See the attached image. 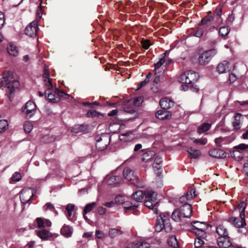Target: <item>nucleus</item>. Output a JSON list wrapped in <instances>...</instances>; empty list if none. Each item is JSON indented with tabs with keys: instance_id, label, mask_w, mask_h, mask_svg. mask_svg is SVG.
<instances>
[{
	"instance_id": "19",
	"label": "nucleus",
	"mask_w": 248,
	"mask_h": 248,
	"mask_svg": "<svg viewBox=\"0 0 248 248\" xmlns=\"http://www.w3.org/2000/svg\"><path fill=\"white\" fill-rule=\"evenodd\" d=\"M106 181L108 185L115 186L120 183L121 178L114 175H107L106 177Z\"/></svg>"
},
{
	"instance_id": "39",
	"label": "nucleus",
	"mask_w": 248,
	"mask_h": 248,
	"mask_svg": "<svg viewBox=\"0 0 248 248\" xmlns=\"http://www.w3.org/2000/svg\"><path fill=\"white\" fill-rule=\"evenodd\" d=\"M55 137L52 135H46L42 138V141L44 143H49L55 140Z\"/></svg>"
},
{
	"instance_id": "61",
	"label": "nucleus",
	"mask_w": 248,
	"mask_h": 248,
	"mask_svg": "<svg viewBox=\"0 0 248 248\" xmlns=\"http://www.w3.org/2000/svg\"><path fill=\"white\" fill-rule=\"evenodd\" d=\"M88 117H95L98 115V112L96 110H90L87 113Z\"/></svg>"
},
{
	"instance_id": "45",
	"label": "nucleus",
	"mask_w": 248,
	"mask_h": 248,
	"mask_svg": "<svg viewBox=\"0 0 248 248\" xmlns=\"http://www.w3.org/2000/svg\"><path fill=\"white\" fill-rule=\"evenodd\" d=\"M8 126L7 121L5 120H0V133L4 132Z\"/></svg>"
},
{
	"instance_id": "10",
	"label": "nucleus",
	"mask_w": 248,
	"mask_h": 248,
	"mask_svg": "<svg viewBox=\"0 0 248 248\" xmlns=\"http://www.w3.org/2000/svg\"><path fill=\"white\" fill-rule=\"evenodd\" d=\"M119 140L124 142H130L135 139V135L133 131H129L121 134L119 136Z\"/></svg>"
},
{
	"instance_id": "34",
	"label": "nucleus",
	"mask_w": 248,
	"mask_h": 248,
	"mask_svg": "<svg viewBox=\"0 0 248 248\" xmlns=\"http://www.w3.org/2000/svg\"><path fill=\"white\" fill-rule=\"evenodd\" d=\"M155 155V154L153 151L146 152L142 155V160L146 162H149Z\"/></svg>"
},
{
	"instance_id": "5",
	"label": "nucleus",
	"mask_w": 248,
	"mask_h": 248,
	"mask_svg": "<svg viewBox=\"0 0 248 248\" xmlns=\"http://www.w3.org/2000/svg\"><path fill=\"white\" fill-rule=\"evenodd\" d=\"M216 53L217 51L215 49H210L202 53L199 58L200 64L202 65L207 64L212 57L216 55Z\"/></svg>"
},
{
	"instance_id": "62",
	"label": "nucleus",
	"mask_w": 248,
	"mask_h": 248,
	"mask_svg": "<svg viewBox=\"0 0 248 248\" xmlns=\"http://www.w3.org/2000/svg\"><path fill=\"white\" fill-rule=\"evenodd\" d=\"M75 206L73 204L69 203L66 206V210L67 211L72 212L75 209Z\"/></svg>"
},
{
	"instance_id": "2",
	"label": "nucleus",
	"mask_w": 248,
	"mask_h": 248,
	"mask_svg": "<svg viewBox=\"0 0 248 248\" xmlns=\"http://www.w3.org/2000/svg\"><path fill=\"white\" fill-rule=\"evenodd\" d=\"M132 199L137 202H141L145 199L144 205L152 209L155 214L158 213V202L157 201V194L153 191L138 190L132 194Z\"/></svg>"
},
{
	"instance_id": "43",
	"label": "nucleus",
	"mask_w": 248,
	"mask_h": 248,
	"mask_svg": "<svg viewBox=\"0 0 248 248\" xmlns=\"http://www.w3.org/2000/svg\"><path fill=\"white\" fill-rule=\"evenodd\" d=\"M178 80L179 82L182 83L188 84L186 72L181 74L178 78Z\"/></svg>"
},
{
	"instance_id": "54",
	"label": "nucleus",
	"mask_w": 248,
	"mask_h": 248,
	"mask_svg": "<svg viewBox=\"0 0 248 248\" xmlns=\"http://www.w3.org/2000/svg\"><path fill=\"white\" fill-rule=\"evenodd\" d=\"M115 202L118 204H123L124 202V199L123 196L121 195L117 196L115 198Z\"/></svg>"
},
{
	"instance_id": "25",
	"label": "nucleus",
	"mask_w": 248,
	"mask_h": 248,
	"mask_svg": "<svg viewBox=\"0 0 248 248\" xmlns=\"http://www.w3.org/2000/svg\"><path fill=\"white\" fill-rule=\"evenodd\" d=\"M246 206V203L244 201H242L238 204V205L235 208V210H238L239 212V217H245V212Z\"/></svg>"
},
{
	"instance_id": "33",
	"label": "nucleus",
	"mask_w": 248,
	"mask_h": 248,
	"mask_svg": "<svg viewBox=\"0 0 248 248\" xmlns=\"http://www.w3.org/2000/svg\"><path fill=\"white\" fill-rule=\"evenodd\" d=\"M165 61V58H161L158 62L155 64L154 72L155 75L161 71V66L164 63Z\"/></svg>"
},
{
	"instance_id": "52",
	"label": "nucleus",
	"mask_w": 248,
	"mask_h": 248,
	"mask_svg": "<svg viewBox=\"0 0 248 248\" xmlns=\"http://www.w3.org/2000/svg\"><path fill=\"white\" fill-rule=\"evenodd\" d=\"M213 18L212 16H207L202 19L200 25H203L207 24L209 22L213 20Z\"/></svg>"
},
{
	"instance_id": "53",
	"label": "nucleus",
	"mask_w": 248,
	"mask_h": 248,
	"mask_svg": "<svg viewBox=\"0 0 248 248\" xmlns=\"http://www.w3.org/2000/svg\"><path fill=\"white\" fill-rule=\"evenodd\" d=\"M143 98L141 96L137 97L134 101V104L136 106H140L143 102Z\"/></svg>"
},
{
	"instance_id": "13",
	"label": "nucleus",
	"mask_w": 248,
	"mask_h": 248,
	"mask_svg": "<svg viewBox=\"0 0 248 248\" xmlns=\"http://www.w3.org/2000/svg\"><path fill=\"white\" fill-rule=\"evenodd\" d=\"M217 69L220 74L226 73L231 69L230 63L228 62L224 61L218 64Z\"/></svg>"
},
{
	"instance_id": "38",
	"label": "nucleus",
	"mask_w": 248,
	"mask_h": 248,
	"mask_svg": "<svg viewBox=\"0 0 248 248\" xmlns=\"http://www.w3.org/2000/svg\"><path fill=\"white\" fill-rule=\"evenodd\" d=\"M215 142L216 144L218 146H221L222 144L228 143V140L227 138L219 137L216 138L215 140Z\"/></svg>"
},
{
	"instance_id": "3",
	"label": "nucleus",
	"mask_w": 248,
	"mask_h": 248,
	"mask_svg": "<svg viewBox=\"0 0 248 248\" xmlns=\"http://www.w3.org/2000/svg\"><path fill=\"white\" fill-rule=\"evenodd\" d=\"M19 86V83L16 74L10 71L3 73L0 86L6 89V94L10 100Z\"/></svg>"
},
{
	"instance_id": "31",
	"label": "nucleus",
	"mask_w": 248,
	"mask_h": 248,
	"mask_svg": "<svg viewBox=\"0 0 248 248\" xmlns=\"http://www.w3.org/2000/svg\"><path fill=\"white\" fill-rule=\"evenodd\" d=\"M211 127V124H210L206 123L202 124L198 127L197 132L200 134H202L209 130Z\"/></svg>"
},
{
	"instance_id": "6",
	"label": "nucleus",
	"mask_w": 248,
	"mask_h": 248,
	"mask_svg": "<svg viewBox=\"0 0 248 248\" xmlns=\"http://www.w3.org/2000/svg\"><path fill=\"white\" fill-rule=\"evenodd\" d=\"M36 234L43 241L52 240L58 236L57 233H51L46 229L36 231Z\"/></svg>"
},
{
	"instance_id": "56",
	"label": "nucleus",
	"mask_w": 248,
	"mask_h": 248,
	"mask_svg": "<svg viewBox=\"0 0 248 248\" xmlns=\"http://www.w3.org/2000/svg\"><path fill=\"white\" fill-rule=\"evenodd\" d=\"M149 241L150 242L151 244L159 245L161 243V241L160 239L156 237L153 239H148Z\"/></svg>"
},
{
	"instance_id": "36",
	"label": "nucleus",
	"mask_w": 248,
	"mask_h": 248,
	"mask_svg": "<svg viewBox=\"0 0 248 248\" xmlns=\"http://www.w3.org/2000/svg\"><path fill=\"white\" fill-rule=\"evenodd\" d=\"M21 175L19 172H15L11 177L10 183L11 184H14L16 182H18L21 180Z\"/></svg>"
},
{
	"instance_id": "20",
	"label": "nucleus",
	"mask_w": 248,
	"mask_h": 248,
	"mask_svg": "<svg viewBox=\"0 0 248 248\" xmlns=\"http://www.w3.org/2000/svg\"><path fill=\"white\" fill-rule=\"evenodd\" d=\"M31 101L29 100L25 104V106L22 108V114L27 118H30L31 117Z\"/></svg>"
},
{
	"instance_id": "42",
	"label": "nucleus",
	"mask_w": 248,
	"mask_h": 248,
	"mask_svg": "<svg viewBox=\"0 0 248 248\" xmlns=\"http://www.w3.org/2000/svg\"><path fill=\"white\" fill-rule=\"evenodd\" d=\"M185 196L187 198V200H190L192 199L196 196L195 188H191L189 189Z\"/></svg>"
},
{
	"instance_id": "7",
	"label": "nucleus",
	"mask_w": 248,
	"mask_h": 248,
	"mask_svg": "<svg viewBox=\"0 0 248 248\" xmlns=\"http://www.w3.org/2000/svg\"><path fill=\"white\" fill-rule=\"evenodd\" d=\"M110 142V137L107 135L103 136L96 140V148L100 150L105 149Z\"/></svg>"
},
{
	"instance_id": "22",
	"label": "nucleus",
	"mask_w": 248,
	"mask_h": 248,
	"mask_svg": "<svg viewBox=\"0 0 248 248\" xmlns=\"http://www.w3.org/2000/svg\"><path fill=\"white\" fill-rule=\"evenodd\" d=\"M242 115L240 113H236L234 116V121L233 122V126L236 130H238L241 128V125L242 122Z\"/></svg>"
},
{
	"instance_id": "55",
	"label": "nucleus",
	"mask_w": 248,
	"mask_h": 248,
	"mask_svg": "<svg viewBox=\"0 0 248 248\" xmlns=\"http://www.w3.org/2000/svg\"><path fill=\"white\" fill-rule=\"evenodd\" d=\"M25 34L30 37H31V23L28 24L25 28Z\"/></svg>"
},
{
	"instance_id": "48",
	"label": "nucleus",
	"mask_w": 248,
	"mask_h": 248,
	"mask_svg": "<svg viewBox=\"0 0 248 248\" xmlns=\"http://www.w3.org/2000/svg\"><path fill=\"white\" fill-rule=\"evenodd\" d=\"M24 129L26 133L31 132V122L30 120L26 121L23 125Z\"/></svg>"
},
{
	"instance_id": "30",
	"label": "nucleus",
	"mask_w": 248,
	"mask_h": 248,
	"mask_svg": "<svg viewBox=\"0 0 248 248\" xmlns=\"http://www.w3.org/2000/svg\"><path fill=\"white\" fill-rule=\"evenodd\" d=\"M61 233L66 237H70L72 233V229L69 226L64 225L61 230Z\"/></svg>"
},
{
	"instance_id": "49",
	"label": "nucleus",
	"mask_w": 248,
	"mask_h": 248,
	"mask_svg": "<svg viewBox=\"0 0 248 248\" xmlns=\"http://www.w3.org/2000/svg\"><path fill=\"white\" fill-rule=\"evenodd\" d=\"M204 238L197 237L195 239L194 245L196 248H200L204 244L203 239Z\"/></svg>"
},
{
	"instance_id": "8",
	"label": "nucleus",
	"mask_w": 248,
	"mask_h": 248,
	"mask_svg": "<svg viewBox=\"0 0 248 248\" xmlns=\"http://www.w3.org/2000/svg\"><path fill=\"white\" fill-rule=\"evenodd\" d=\"M245 217H240V218L232 217H229L227 221L229 222L232 223L234 227L236 228H243L246 226V222Z\"/></svg>"
},
{
	"instance_id": "14",
	"label": "nucleus",
	"mask_w": 248,
	"mask_h": 248,
	"mask_svg": "<svg viewBox=\"0 0 248 248\" xmlns=\"http://www.w3.org/2000/svg\"><path fill=\"white\" fill-rule=\"evenodd\" d=\"M161 108L163 109H168L173 106L174 102L169 98L165 97L159 102Z\"/></svg>"
},
{
	"instance_id": "40",
	"label": "nucleus",
	"mask_w": 248,
	"mask_h": 248,
	"mask_svg": "<svg viewBox=\"0 0 248 248\" xmlns=\"http://www.w3.org/2000/svg\"><path fill=\"white\" fill-rule=\"evenodd\" d=\"M96 205V203L95 202H93L92 203H88L84 207L83 212L84 214H87L88 213L91 211Z\"/></svg>"
},
{
	"instance_id": "11",
	"label": "nucleus",
	"mask_w": 248,
	"mask_h": 248,
	"mask_svg": "<svg viewBox=\"0 0 248 248\" xmlns=\"http://www.w3.org/2000/svg\"><path fill=\"white\" fill-rule=\"evenodd\" d=\"M184 218H189L192 216V209L191 205L188 203L184 204L180 208Z\"/></svg>"
},
{
	"instance_id": "32",
	"label": "nucleus",
	"mask_w": 248,
	"mask_h": 248,
	"mask_svg": "<svg viewBox=\"0 0 248 248\" xmlns=\"http://www.w3.org/2000/svg\"><path fill=\"white\" fill-rule=\"evenodd\" d=\"M168 245L173 248H178L179 244L176 237L174 235L170 236L168 240Z\"/></svg>"
},
{
	"instance_id": "47",
	"label": "nucleus",
	"mask_w": 248,
	"mask_h": 248,
	"mask_svg": "<svg viewBox=\"0 0 248 248\" xmlns=\"http://www.w3.org/2000/svg\"><path fill=\"white\" fill-rule=\"evenodd\" d=\"M230 31L228 27H222L219 29V33L222 36H225L229 34Z\"/></svg>"
},
{
	"instance_id": "58",
	"label": "nucleus",
	"mask_w": 248,
	"mask_h": 248,
	"mask_svg": "<svg viewBox=\"0 0 248 248\" xmlns=\"http://www.w3.org/2000/svg\"><path fill=\"white\" fill-rule=\"evenodd\" d=\"M44 209L45 210H50L53 211L54 209V207L51 203L47 202L44 206Z\"/></svg>"
},
{
	"instance_id": "18",
	"label": "nucleus",
	"mask_w": 248,
	"mask_h": 248,
	"mask_svg": "<svg viewBox=\"0 0 248 248\" xmlns=\"http://www.w3.org/2000/svg\"><path fill=\"white\" fill-rule=\"evenodd\" d=\"M36 222L37 223L38 227L39 228L49 227L51 226L52 224L51 221L49 220L41 217H37L36 219Z\"/></svg>"
},
{
	"instance_id": "26",
	"label": "nucleus",
	"mask_w": 248,
	"mask_h": 248,
	"mask_svg": "<svg viewBox=\"0 0 248 248\" xmlns=\"http://www.w3.org/2000/svg\"><path fill=\"white\" fill-rule=\"evenodd\" d=\"M191 224L193 226V228L192 229H196L198 230L208 229V226L206 223L202 222L193 221Z\"/></svg>"
},
{
	"instance_id": "50",
	"label": "nucleus",
	"mask_w": 248,
	"mask_h": 248,
	"mask_svg": "<svg viewBox=\"0 0 248 248\" xmlns=\"http://www.w3.org/2000/svg\"><path fill=\"white\" fill-rule=\"evenodd\" d=\"M39 2V6L38 7L37 11H36V16L37 19H40L42 15V0H38Z\"/></svg>"
},
{
	"instance_id": "16",
	"label": "nucleus",
	"mask_w": 248,
	"mask_h": 248,
	"mask_svg": "<svg viewBox=\"0 0 248 248\" xmlns=\"http://www.w3.org/2000/svg\"><path fill=\"white\" fill-rule=\"evenodd\" d=\"M123 175L125 179L128 181L136 180L137 176L135 175L134 172L130 168H126L123 171Z\"/></svg>"
},
{
	"instance_id": "12",
	"label": "nucleus",
	"mask_w": 248,
	"mask_h": 248,
	"mask_svg": "<svg viewBox=\"0 0 248 248\" xmlns=\"http://www.w3.org/2000/svg\"><path fill=\"white\" fill-rule=\"evenodd\" d=\"M216 232L219 236L218 237L229 236V230L223 224H219L217 227Z\"/></svg>"
},
{
	"instance_id": "23",
	"label": "nucleus",
	"mask_w": 248,
	"mask_h": 248,
	"mask_svg": "<svg viewBox=\"0 0 248 248\" xmlns=\"http://www.w3.org/2000/svg\"><path fill=\"white\" fill-rule=\"evenodd\" d=\"M123 207L124 209L130 210L133 211L135 214H138L139 212L137 210L139 206V204L133 205V204L129 202H124L123 203Z\"/></svg>"
},
{
	"instance_id": "35",
	"label": "nucleus",
	"mask_w": 248,
	"mask_h": 248,
	"mask_svg": "<svg viewBox=\"0 0 248 248\" xmlns=\"http://www.w3.org/2000/svg\"><path fill=\"white\" fill-rule=\"evenodd\" d=\"M122 232L116 228L110 229L108 232V235L110 238H114L122 234Z\"/></svg>"
},
{
	"instance_id": "41",
	"label": "nucleus",
	"mask_w": 248,
	"mask_h": 248,
	"mask_svg": "<svg viewBox=\"0 0 248 248\" xmlns=\"http://www.w3.org/2000/svg\"><path fill=\"white\" fill-rule=\"evenodd\" d=\"M26 192L23 190L21 191V194L20 196V198L22 203L25 204L29 202L31 199V196L29 195L27 198H26Z\"/></svg>"
},
{
	"instance_id": "37",
	"label": "nucleus",
	"mask_w": 248,
	"mask_h": 248,
	"mask_svg": "<svg viewBox=\"0 0 248 248\" xmlns=\"http://www.w3.org/2000/svg\"><path fill=\"white\" fill-rule=\"evenodd\" d=\"M206 230H198L196 229H191V232L194 233L198 237L205 238L206 236Z\"/></svg>"
},
{
	"instance_id": "59",
	"label": "nucleus",
	"mask_w": 248,
	"mask_h": 248,
	"mask_svg": "<svg viewBox=\"0 0 248 248\" xmlns=\"http://www.w3.org/2000/svg\"><path fill=\"white\" fill-rule=\"evenodd\" d=\"M235 148L241 150H245L246 149H248V144L244 143L240 144L239 145L235 146Z\"/></svg>"
},
{
	"instance_id": "60",
	"label": "nucleus",
	"mask_w": 248,
	"mask_h": 248,
	"mask_svg": "<svg viewBox=\"0 0 248 248\" xmlns=\"http://www.w3.org/2000/svg\"><path fill=\"white\" fill-rule=\"evenodd\" d=\"M142 45L143 48L147 49L151 45L149 41L144 40L142 42Z\"/></svg>"
},
{
	"instance_id": "46",
	"label": "nucleus",
	"mask_w": 248,
	"mask_h": 248,
	"mask_svg": "<svg viewBox=\"0 0 248 248\" xmlns=\"http://www.w3.org/2000/svg\"><path fill=\"white\" fill-rule=\"evenodd\" d=\"M194 143L199 144L200 145H205L207 143V139L206 138H202L201 139L192 138Z\"/></svg>"
},
{
	"instance_id": "17",
	"label": "nucleus",
	"mask_w": 248,
	"mask_h": 248,
	"mask_svg": "<svg viewBox=\"0 0 248 248\" xmlns=\"http://www.w3.org/2000/svg\"><path fill=\"white\" fill-rule=\"evenodd\" d=\"M186 74L188 81V84L194 83L197 81L199 79V74L194 71L189 70L186 71Z\"/></svg>"
},
{
	"instance_id": "57",
	"label": "nucleus",
	"mask_w": 248,
	"mask_h": 248,
	"mask_svg": "<svg viewBox=\"0 0 248 248\" xmlns=\"http://www.w3.org/2000/svg\"><path fill=\"white\" fill-rule=\"evenodd\" d=\"M5 23V17L3 13L0 12V28H1Z\"/></svg>"
},
{
	"instance_id": "9",
	"label": "nucleus",
	"mask_w": 248,
	"mask_h": 248,
	"mask_svg": "<svg viewBox=\"0 0 248 248\" xmlns=\"http://www.w3.org/2000/svg\"><path fill=\"white\" fill-rule=\"evenodd\" d=\"M217 243L220 248H233V246L230 240L229 236L218 237Z\"/></svg>"
},
{
	"instance_id": "1",
	"label": "nucleus",
	"mask_w": 248,
	"mask_h": 248,
	"mask_svg": "<svg viewBox=\"0 0 248 248\" xmlns=\"http://www.w3.org/2000/svg\"><path fill=\"white\" fill-rule=\"evenodd\" d=\"M43 78L46 88L45 91V97L49 102L55 103L58 102L60 100L61 97H62L63 95L65 96V98L69 96L68 94L64 93L62 91H58L56 88L53 87L51 79L49 78L48 67L47 66L45 65L44 66Z\"/></svg>"
},
{
	"instance_id": "64",
	"label": "nucleus",
	"mask_w": 248,
	"mask_h": 248,
	"mask_svg": "<svg viewBox=\"0 0 248 248\" xmlns=\"http://www.w3.org/2000/svg\"><path fill=\"white\" fill-rule=\"evenodd\" d=\"M106 208H105L102 206L98 207L97 208L98 213L101 215L105 214L106 213Z\"/></svg>"
},
{
	"instance_id": "28",
	"label": "nucleus",
	"mask_w": 248,
	"mask_h": 248,
	"mask_svg": "<svg viewBox=\"0 0 248 248\" xmlns=\"http://www.w3.org/2000/svg\"><path fill=\"white\" fill-rule=\"evenodd\" d=\"M7 50L8 53L13 56H16L18 54V50L17 47L13 44H10L7 46Z\"/></svg>"
},
{
	"instance_id": "27",
	"label": "nucleus",
	"mask_w": 248,
	"mask_h": 248,
	"mask_svg": "<svg viewBox=\"0 0 248 248\" xmlns=\"http://www.w3.org/2000/svg\"><path fill=\"white\" fill-rule=\"evenodd\" d=\"M171 218L173 220L176 222L180 221L182 218H184L180 209H175L173 211L171 214Z\"/></svg>"
},
{
	"instance_id": "29",
	"label": "nucleus",
	"mask_w": 248,
	"mask_h": 248,
	"mask_svg": "<svg viewBox=\"0 0 248 248\" xmlns=\"http://www.w3.org/2000/svg\"><path fill=\"white\" fill-rule=\"evenodd\" d=\"M188 156L191 158L196 159L199 157L201 155V152L199 150H195L193 148H190L188 150Z\"/></svg>"
},
{
	"instance_id": "4",
	"label": "nucleus",
	"mask_w": 248,
	"mask_h": 248,
	"mask_svg": "<svg viewBox=\"0 0 248 248\" xmlns=\"http://www.w3.org/2000/svg\"><path fill=\"white\" fill-rule=\"evenodd\" d=\"M170 213H161L157 217L156 219V223L155 227V231L157 232H160L163 229L166 232H170L171 230V226L170 223L169 217Z\"/></svg>"
},
{
	"instance_id": "63",
	"label": "nucleus",
	"mask_w": 248,
	"mask_h": 248,
	"mask_svg": "<svg viewBox=\"0 0 248 248\" xmlns=\"http://www.w3.org/2000/svg\"><path fill=\"white\" fill-rule=\"evenodd\" d=\"M95 235L99 239H102L104 237V235L103 233L99 230L96 231Z\"/></svg>"
},
{
	"instance_id": "44",
	"label": "nucleus",
	"mask_w": 248,
	"mask_h": 248,
	"mask_svg": "<svg viewBox=\"0 0 248 248\" xmlns=\"http://www.w3.org/2000/svg\"><path fill=\"white\" fill-rule=\"evenodd\" d=\"M204 32V30L203 28H198L196 30L194 31L192 33V35L197 37H201Z\"/></svg>"
},
{
	"instance_id": "15",
	"label": "nucleus",
	"mask_w": 248,
	"mask_h": 248,
	"mask_svg": "<svg viewBox=\"0 0 248 248\" xmlns=\"http://www.w3.org/2000/svg\"><path fill=\"white\" fill-rule=\"evenodd\" d=\"M210 155L215 158H224L226 156V153L219 149H214L209 152Z\"/></svg>"
},
{
	"instance_id": "51",
	"label": "nucleus",
	"mask_w": 248,
	"mask_h": 248,
	"mask_svg": "<svg viewBox=\"0 0 248 248\" xmlns=\"http://www.w3.org/2000/svg\"><path fill=\"white\" fill-rule=\"evenodd\" d=\"M142 241L139 242V247L140 248H150V242L149 241Z\"/></svg>"
},
{
	"instance_id": "24",
	"label": "nucleus",
	"mask_w": 248,
	"mask_h": 248,
	"mask_svg": "<svg viewBox=\"0 0 248 248\" xmlns=\"http://www.w3.org/2000/svg\"><path fill=\"white\" fill-rule=\"evenodd\" d=\"M154 163L153 164V167L154 171H156L157 173L160 172L159 170L161 169L160 164L162 162V158L159 156H156L154 159Z\"/></svg>"
},
{
	"instance_id": "21",
	"label": "nucleus",
	"mask_w": 248,
	"mask_h": 248,
	"mask_svg": "<svg viewBox=\"0 0 248 248\" xmlns=\"http://www.w3.org/2000/svg\"><path fill=\"white\" fill-rule=\"evenodd\" d=\"M164 110H159L155 113V116L160 120L168 119L170 116V111Z\"/></svg>"
}]
</instances>
